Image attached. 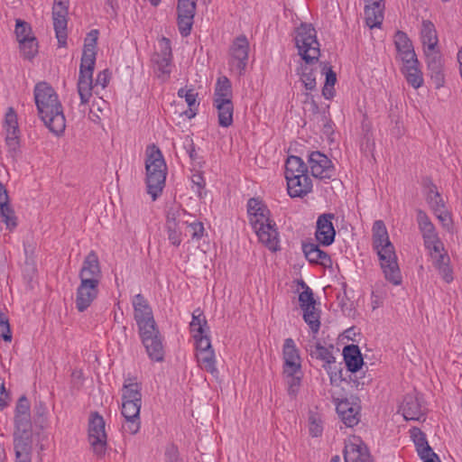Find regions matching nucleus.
<instances>
[{
  "mask_svg": "<svg viewBox=\"0 0 462 462\" xmlns=\"http://www.w3.org/2000/svg\"><path fill=\"white\" fill-rule=\"evenodd\" d=\"M34 99L39 116L49 130L56 135L66 128L63 107L53 88L47 82H40L34 88Z\"/></svg>",
  "mask_w": 462,
  "mask_h": 462,
  "instance_id": "f257e3e1",
  "label": "nucleus"
},
{
  "mask_svg": "<svg viewBox=\"0 0 462 462\" xmlns=\"http://www.w3.org/2000/svg\"><path fill=\"white\" fill-rule=\"evenodd\" d=\"M373 248L377 253L384 278L393 285L402 283V274L397 263L394 246L391 243L383 220L373 225Z\"/></svg>",
  "mask_w": 462,
  "mask_h": 462,
  "instance_id": "f03ea898",
  "label": "nucleus"
},
{
  "mask_svg": "<svg viewBox=\"0 0 462 462\" xmlns=\"http://www.w3.org/2000/svg\"><path fill=\"white\" fill-rule=\"evenodd\" d=\"M246 208L249 224L259 241L270 250L275 251L279 242L278 231L275 222L271 219L269 208L257 198L249 199Z\"/></svg>",
  "mask_w": 462,
  "mask_h": 462,
  "instance_id": "7ed1b4c3",
  "label": "nucleus"
},
{
  "mask_svg": "<svg viewBox=\"0 0 462 462\" xmlns=\"http://www.w3.org/2000/svg\"><path fill=\"white\" fill-rule=\"evenodd\" d=\"M142 387L137 383L125 380L122 388V411L125 418L123 430L131 435L140 430V410L142 406Z\"/></svg>",
  "mask_w": 462,
  "mask_h": 462,
  "instance_id": "20e7f679",
  "label": "nucleus"
},
{
  "mask_svg": "<svg viewBox=\"0 0 462 462\" xmlns=\"http://www.w3.org/2000/svg\"><path fill=\"white\" fill-rule=\"evenodd\" d=\"M145 169L147 192L155 200L165 185L167 166L162 152L154 144L147 148Z\"/></svg>",
  "mask_w": 462,
  "mask_h": 462,
  "instance_id": "39448f33",
  "label": "nucleus"
},
{
  "mask_svg": "<svg viewBox=\"0 0 462 462\" xmlns=\"http://www.w3.org/2000/svg\"><path fill=\"white\" fill-rule=\"evenodd\" d=\"M294 41L298 53L305 62H318L320 56L317 32L310 23H301L295 30Z\"/></svg>",
  "mask_w": 462,
  "mask_h": 462,
  "instance_id": "423d86ee",
  "label": "nucleus"
},
{
  "mask_svg": "<svg viewBox=\"0 0 462 462\" xmlns=\"http://www.w3.org/2000/svg\"><path fill=\"white\" fill-rule=\"evenodd\" d=\"M88 441L94 454L103 457L106 451V433L105 420L97 412L91 414L88 423Z\"/></svg>",
  "mask_w": 462,
  "mask_h": 462,
  "instance_id": "0eeeda50",
  "label": "nucleus"
},
{
  "mask_svg": "<svg viewBox=\"0 0 462 462\" xmlns=\"http://www.w3.org/2000/svg\"><path fill=\"white\" fill-rule=\"evenodd\" d=\"M416 220L425 248H432L433 253H439V250L443 249V243L427 213L422 209H417Z\"/></svg>",
  "mask_w": 462,
  "mask_h": 462,
  "instance_id": "6e6552de",
  "label": "nucleus"
},
{
  "mask_svg": "<svg viewBox=\"0 0 462 462\" xmlns=\"http://www.w3.org/2000/svg\"><path fill=\"white\" fill-rule=\"evenodd\" d=\"M308 168L311 175L322 180H331L336 172L331 160L319 151H314L308 155Z\"/></svg>",
  "mask_w": 462,
  "mask_h": 462,
  "instance_id": "1a4fd4ad",
  "label": "nucleus"
},
{
  "mask_svg": "<svg viewBox=\"0 0 462 462\" xmlns=\"http://www.w3.org/2000/svg\"><path fill=\"white\" fill-rule=\"evenodd\" d=\"M160 51L152 55V62L158 78L168 79L171 71L172 52L171 41L162 37L159 41Z\"/></svg>",
  "mask_w": 462,
  "mask_h": 462,
  "instance_id": "9d476101",
  "label": "nucleus"
},
{
  "mask_svg": "<svg viewBox=\"0 0 462 462\" xmlns=\"http://www.w3.org/2000/svg\"><path fill=\"white\" fill-rule=\"evenodd\" d=\"M69 0H54L52 7L53 26L60 47L67 45V24Z\"/></svg>",
  "mask_w": 462,
  "mask_h": 462,
  "instance_id": "9b49d317",
  "label": "nucleus"
},
{
  "mask_svg": "<svg viewBox=\"0 0 462 462\" xmlns=\"http://www.w3.org/2000/svg\"><path fill=\"white\" fill-rule=\"evenodd\" d=\"M335 217L333 213H324L318 217L315 238L323 246H328L335 241L336 229L333 224Z\"/></svg>",
  "mask_w": 462,
  "mask_h": 462,
  "instance_id": "f8f14e48",
  "label": "nucleus"
},
{
  "mask_svg": "<svg viewBox=\"0 0 462 462\" xmlns=\"http://www.w3.org/2000/svg\"><path fill=\"white\" fill-rule=\"evenodd\" d=\"M178 27L182 37L190 34L196 13V0H178Z\"/></svg>",
  "mask_w": 462,
  "mask_h": 462,
  "instance_id": "ddd939ff",
  "label": "nucleus"
},
{
  "mask_svg": "<svg viewBox=\"0 0 462 462\" xmlns=\"http://www.w3.org/2000/svg\"><path fill=\"white\" fill-rule=\"evenodd\" d=\"M249 53V42L245 35H239L234 39L229 54L231 56L230 63L236 66L239 74H243L245 70Z\"/></svg>",
  "mask_w": 462,
  "mask_h": 462,
  "instance_id": "4468645a",
  "label": "nucleus"
},
{
  "mask_svg": "<svg viewBox=\"0 0 462 462\" xmlns=\"http://www.w3.org/2000/svg\"><path fill=\"white\" fill-rule=\"evenodd\" d=\"M94 68L95 64L80 61L77 88L80 103L83 105L88 103L92 96Z\"/></svg>",
  "mask_w": 462,
  "mask_h": 462,
  "instance_id": "2eb2a0df",
  "label": "nucleus"
},
{
  "mask_svg": "<svg viewBox=\"0 0 462 462\" xmlns=\"http://www.w3.org/2000/svg\"><path fill=\"white\" fill-rule=\"evenodd\" d=\"M99 284L94 282L80 281L77 288L75 305L79 312L85 311L92 302L97 298L99 293Z\"/></svg>",
  "mask_w": 462,
  "mask_h": 462,
  "instance_id": "dca6fc26",
  "label": "nucleus"
},
{
  "mask_svg": "<svg viewBox=\"0 0 462 462\" xmlns=\"http://www.w3.org/2000/svg\"><path fill=\"white\" fill-rule=\"evenodd\" d=\"M80 281L100 283L103 278L98 256L95 251H90L85 257L79 273Z\"/></svg>",
  "mask_w": 462,
  "mask_h": 462,
  "instance_id": "f3484780",
  "label": "nucleus"
},
{
  "mask_svg": "<svg viewBox=\"0 0 462 462\" xmlns=\"http://www.w3.org/2000/svg\"><path fill=\"white\" fill-rule=\"evenodd\" d=\"M283 356V374H292L300 373L301 364L299 350L292 338L284 340L282 348Z\"/></svg>",
  "mask_w": 462,
  "mask_h": 462,
  "instance_id": "a211bd4d",
  "label": "nucleus"
},
{
  "mask_svg": "<svg viewBox=\"0 0 462 462\" xmlns=\"http://www.w3.org/2000/svg\"><path fill=\"white\" fill-rule=\"evenodd\" d=\"M336 404V410L346 427H354L360 421V406L356 402H351L347 399H333Z\"/></svg>",
  "mask_w": 462,
  "mask_h": 462,
  "instance_id": "6ab92c4d",
  "label": "nucleus"
},
{
  "mask_svg": "<svg viewBox=\"0 0 462 462\" xmlns=\"http://www.w3.org/2000/svg\"><path fill=\"white\" fill-rule=\"evenodd\" d=\"M344 459L345 462H372L367 447L356 437L346 443Z\"/></svg>",
  "mask_w": 462,
  "mask_h": 462,
  "instance_id": "aec40b11",
  "label": "nucleus"
},
{
  "mask_svg": "<svg viewBox=\"0 0 462 462\" xmlns=\"http://www.w3.org/2000/svg\"><path fill=\"white\" fill-rule=\"evenodd\" d=\"M411 438L412 439L419 457L423 462H440L439 457L432 450L428 443L426 435L419 428H412L411 430Z\"/></svg>",
  "mask_w": 462,
  "mask_h": 462,
  "instance_id": "412c9836",
  "label": "nucleus"
},
{
  "mask_svg": "<svg viewBox=\"0 0 462 462\" xmlns=\"http://www.w3.org/2000/svg\"><path fill=\"white\" fill-rule=\"evenodd\" d=\"M394 45L402 63L417 62V56L412 42L402 31H397L394 34Z\"/></svg>",
  "mask_w": 462,
  "mask_h": 462,
  "instance_id": "4be33fe9",
  "label": "nucleus"
},
{
  "mask_svg": "<svg viewBox=\"0 0 462 462\" xmlns=\"http://www.w3.org/2000/svg\"><path fill=\"white\" fill-rule=\"evenodd\" d=\"M287 189L291 198H302L312 190V180L308 174L287 177Z\"/></svg>",
  "mask_w": 462,
  "mask_h": 462,
  "instance_id": "5701e85b",
  "label": "nucleus"
},
{
  "mask_svg": "<svg viewBox=\"0 0 462 462\" xmlns=\"http://www.w3.org/2000/svg\"><path fill=\"white\" fill-rule=\"evenodd\" d=\"M425 56L428 69L430 72V78L434 82L436 88L443 87L445 83V76L439 51H426Z\"/></svg>",
  "mask_w": 462,
  "mask_h": 462,
  "instance_id": "b1692460",
  "label": "nucleus"
},
{
  "mask_svg": "<svg viewBox=\"0 0 462 462\" xmlns=\"http://www.w3.org/2000/svg\"><path fill=\"white\" fill-rule=\"evenodd\" d=\"M384 0H374L365 3V20L366 25L373 28H380L383 21Z\"/></svg>",
  "mask_w": 462,
  "mask_h": 462,
  "instance_id": "393cba45",
  "label": "nucleus"
},
{
  "mask_svg": "<svg viewBox=\"0 0 462 462\" xmlns=\"http://www.w3.org/2000/svg\"><path fill=\"white\" fill-rule=\"evenodd\" d=\"M430 257L433 259V265L439 271L442 279L449 283L453 281V271L449 265L450 258L445 248L439 250V253H433V249H427Z\"/></svg>",
  "mask_w": 462,
  "mask_h": 462,
  "instance_id": "a878e982",
  "label": "nucleus"
},
{
  "mask_svg": "<svg viewBox=\"0 0 462 462\" xmlns=\"http://www.w3.org/2000/svg\"><path fill=\"white\" fill-rule=\"evenodd\" d=\"M319 244L308 243L302 245L303 253L310 263L319 264L326 268L332 266L330 255L319 248Z\"/></svg>",
  "mask_w": 462,
  "mask_h": 462,
  "instance_id": "bb28decb",
  "label": "nucleus"
},
{
  "mask_svg": "<svg viewBox=\"0 0 462 462\" xmlns=\"http://www.w3.org/2000/svg\"><path fill=\"white\" fill-rule=\"evenodd\" d=\"M333 349V345L324 346L319 341H317L310 346L309 351L311 358L322 362L321 366L326 370L330 369V366L336 364Z\"/></svg>",
  "mask_w": 462,
  "mask_h": 462,
  "instance_id": "cd10ccee",
  "label": "nucleus"
},
{
  "mask_svg": "<svg viewBox=\"0 0 462 462\" xmlns=\"http://www.w3.org/2000/svg\"><path fill=\"white\" fill-rule=\"evenodd\" d=\"M400 410L406 420H419L424 415L420 402L414 394L404 396Z\"/></svg>",
  "mask_w": 462,
  "mask_h": 462,
  "instance_id": "c85d7f7f",
  "label": "nucleus"
},
{
  "mask_svg": "<svg viewBox=\"0 0 462 462\" xmlns=\"http://www.w3.org/2000/svg\"><path fill=\"white\" fill-rule=\"evenodd\" d=\"M343 357L347 370L356 373L364 365L363 356L357 345H347L343 348Z\"/></svg>",
  "mask_w": 462,
  "mask_h": 462,
  "instance_id": "c756f323",
  "label": "nucleus"
},
{
  "mask_svg": "<svg viewBox=\"0 0 462 462\" xmlns=\"http://www.w3.org/2000/svg\"><path fill=\"white\" fill-rule=\"evenodd\" d=\"M421 41L424 46V52L437 51L439 42L437 31L433 23L430 20H423L420 30Z\"/></svg>",
  "mask_w": 462,
  "mask_h": 462,
  "instance_id": "7c9ffc66",
  "label": "nucleus"
},
{
  "mask_svg": "<svg viewBox=\"0 0 462 462\" xmlns=\"http://www.w3.org/2000/svg\"><path fill=\"white\" fill-rule=\"evenodd\" d=\"M317 62H305L301 63L298 68L297 72L300 75V81L307 90L312 91L316 89L317 82L316 77L319 73L318 69L313 65Z\"/></svg>",
  "mask_w": 462,
  "mask_h": 462,
  "instance_id": "2f4dec72",
  "label": "nucleus"
},
{
  "mask_svg": "<svg viewBox=\"0 0 462 462\" xmlns=\"http://www.w3.org/2000/svg\"><path fill=\"white\" fill-rule=\"evenodd\" d=\"M142 342L146 349L149 357L152 360L161 362L163 360L164 350L160 334L157 336L145 337Z\"/></svg>",
  "mask_w": 462,
  "mask_h": 462,
  "instance_id": "473e14b6",
  "label": "nucleus"
},
{
  "mask_svg": "<svg viewBox=\"0 0 462 462\" xmlns=\"http://www.w3.org/2000/svg\"><path fill=\"white\" fill-rule=\"evenodd\" d=\"M99 32L97 29L91 30L85 38L83 53L81 57L82 62H89L90 64H96L97 55V43L98 39Z\"/></svg>",
  "mask_w": 462,
  "mask_h": 462,
  "instance_id": "72a5a7b5",
  "label": "nucleus"
},
{
  "mask_svg": "<svg viewBox=\"0 0 462 462\" xmlns=\"http://www.w3.org/2000/svg\"><path fill=\"white\" fill-rule=\"evenodd\" d=\"M213 106L217 110L218 125L229 127L233 124L234 105L232 100L214 101Z\"/></svg>",
  "mask_w": 462,
  "mask_h": 462,
  "instance_id": "f704fd0d",
  "label": "nucleus"
},
{
  "mask_svg": "<svg viewBox=\"0 0 462 462\" xmlns=\"http://www.w3.org/2000/svg\"><path fill=\"white\" fill-rule=\"evenodd\" d=\"M132 303L134 310V316L136 322L138 320L140 321L142 319L153 318L152 310L143 294H136L133 298Z\"/></svg>",
  "mask_w": 462,
  "mask_h": 462,
  "instance_id": "c9c22d12",
  "label": "nucleus"
},
{
  "mask_svg": "<svg viewBox=\"0 0 462 462\" xmlns=\"http://www.w3.org/2000/svg\"><path fill=\"white\" fill-rule=\"evenodd\" d=\"M424 187L427 189L426 200L433 212L446 207L440 193L438 191L437 186L431 180H425Z\"/></svg>",
  "mask_w": 462,
  "mask_h": 462,
  "instance_id": "e433bc0d",
  "label": "nucleus"
},
{
  "mask_svg": "<svg viewBox=\"0 0 462 462\" xmlns=\"http://www.w3.org/2000/svg\"><path fill=\"white\" fill-rule=\"evenodd\" d=\"M402 72L407 82L414 88H419L423 84L422 72L419 68V60L414 63H403Z\"/></svg>",
  "mask_w": 462,
  "mask_h": 462,
  "instance_id": "4c0bfd02",
  "label": "nucleus"
},
{
  "mask_svg": "<svg viewBox=\"0 0 462 462\" xmlns=\"http://www.w3.org/2000/svg\"><path fill=\"white\" fill-rule=\"evenodd\" d=\"M220 100H232V85L225 76L217 79L214 90L213 102Z\"/></svg>",
  "mask_w": 462,
  "mask_h": 462,
  "instance_id": "58836bf2",
  "label": "nucleus"
},
{
  "mask_svg": "<svg viewBox=\"0 0 462 462\" xmlns=\"http://www.w3.org/2000/svg\"><path fill=\"white\" fill-rule=\"evenodd\" d=\"M14 451H32V431L14 432Z\"/></svg>",
  "mask_w": 462,
  "mask_h": 462,
  "instance_id": "ea45409f",
  "label": "nucleus"
},
{
  "mask_svg": "<svg viewBox=\"0 0 462 462\" xmlns=\"http://www.w3.org/2000/svg\"><path fill=\"white\" fill-rule=\"evenodd\" d=\"M197 361L199 365L205 371L214 374L217 372L216 367V356L213 350L197 352Z\"/></svg>",
  "mask_w": 462,
  "mask_h": 462,
  "instance_id": "a19ab883",
  "label": "nucleus"
},
{
  "mask_svg": "<svg viewBox=\"0 0 462 462\" xmlns=\"http://www.w3.org/2000/svg\"><path fill=\"white\" fill-rule=\"evenodd\" d=\"M5 143L7 146V158L13 163L17 162L22 156L19 135H6Z\"/></svg>",
  "mask_w": 462,
  "mask_h": 462,
  "instance_id": "79ce46f5",
  "label": "nucleus"
},
{
  "mask_svg": "<svg viewBox=\"0 0 462 462\" xmlns=\"http://www.w3.org/2000/svg\"><path fill=\"white\" fill-rule=\"evenodd\" d=\"M189 328L193 337L208 333L209 330L207 319L201 313L198 315L195 313L192 314V320L189 324Z\"/></svg>",
  "mask_w": 462,
  "mask_h": 462,
  "instance_id": "37998d69",
  "label": "nucleus"
},
{
  "mask_svg": "<svg viewBox=\"0 0 462 462\" xmlns=\"http://www.w3.org/2000/svg\"><path fill=\"white\" fill-rule=\"evenodd\" d=\"M136 324L138 326L139 334L142 339H144L145 337H150L152 336H157V334H160L153 318L149 319H142L140 321L138 320Z\"/></svg>",
  "mask_w": 462,
  "mask_h": 462,
  "instance_id": "c03bdc74",
  "label": "nucleus"
},
{
  "mask_svg": "<svg viewBox=\"0 0 462 462\" xmlns=\"http://www.w3.org/2000/svg\"><path fill=\"white\" fill-rule=\"evenodd\" d=\"M303 319L309 325L314 334H317L320 328L319 312L314 308H304Z\"/></svg>",
  "mask_w": 462,
  "mask_h": 462,
  "instance_id": "a18cd8bd",
  "label": "nucleus"
},
{
  "mask_svg": "<svg viewBox=\"0 0 462 462\" xmlns=\"http://www.w3.org/2000/svg\"><path fill=\"white\" fill-rule=\"evenodd\" d=\"M20 50L24 59L32 60L38 52V42L34 36L22 41Z\"/></svg>",
  "mask_w": 462,
  "mask_h": 462,
  "instance_id": "49530a36",
  "label": "nucleus"
},
{
  "mask_svg": "<svg viewBox=\"0 0 462 462\" xmlns=\"http://www.w3.org/2000/svg\"><path fill=\"white\" fill-rule=\"evenodd\" d=\"M6 135H19L17 116L13 107H9L5 119Z\"/></svg>",
  "mask_w": 462,
  "mask_h": 462,
  "instance_id": "de8ad7c7",
  "label": "nucleus"
},
{
  "mask_svg": "<svg viewBox=\"0 0 462 462\" xmlns=\"http://www.w3.org/2000/svg\"><path fill=\"white\" fill-rule=\"evenodd\" d=\"M337 81V75L332 70L331 68H328L326 71V80L325 85L322 89V95L326 99H331L335 95L334 86Z\"/></svg>",
  "mask_w": 462,
  "mask_h": 462,
  "instance_id": "09e8293b",
  "label": "nucleus"
},
{
  "mask_svg": "<svg viewBox=\"0 0 462 462\" xmlns=\"http://www.w3.org/2000/svg\"><path fill=\"white\" fill-rule=\"evenodd\" d=\"M32 431V426L31 421V414H15L14 416V432H24Z\"/></svg>",
  "mask_w": 462,
  "mask_h": 462,
  "instance_id": "8fccbe9b",
  "label": "nucleus"
},
{
  "mask_svg": "<svg viewBox=\"0 0 462 462\" xmlns=\"http://www.w3.org/2000/svg\"><path fill=\"white\" fill-rule=\"evenodd\" d=\"M300 373H293L292 374H284L286 377L287 392L291 398H295L301 382Z\"/></svg>",
  "mask_w": 462,
  "mask_h": 462,
  "instance_id": "3c124183",
  "label": "nucleus"
},
{
  "mask_svg": "<svg viewBox=\"0 0 462 462\" xmlns=\"http://www.w3.org/2000/svg\"><path fill=\"white\" fill-rule=\"evenodd\" d=\"M0 216L2 217V221L6 226V229L12 232L16 228L18 225L17 217L12 207L0 210Z\"/></svg>",
  "mask_w": 462,
  "mask_h": 462,
  "instance_id": "603ef678",
  "label": "nucleus"
},
{
  "mask_svg": "<svg viewBox=\"0 0 462 462\" xmlns=\"http://www.w3.org/2000/svg\"><path fill=\"white\" fill-rule=\"evenodd\" d=\"M187 225L188 231L191 236L192 240H200L205 234L204 225L200 221H192L189 220L183 221Z\"/></svg>",
  "mask_w": 462,
  "mask_h": 462,
  "instance_id": "864d4df0",
  "label": "nucleus"
},
{
  "mask_svg": "<svg viewBox=\"0 0 462 462\" xmlns=\"http://www.w3.org/2000/svg\"><path fill=\"white\" fill-rule=\"evenodd\" d=\"M14 32L19 42L32 37L29 23L20 19L16 20Z\"/></svg>",
  "mask_w": 462,
  "mask_h": 462,
  "instance_id": "5fc2aeb1",
  "label": "nucleus"
},
{
  "mask_svg": "<svg viewBox=\"0 0 462 462\" xmlns=\"http://www.w3.org/2000/svg\"><path fill=\"white\" fill-rule=\"evenodd\" d=\"M300 306L302 309L304 308H312L314 309L316 300L313 296V291L310 287L305 288V291H302L299 295Z\"/></svg>",
  "mask_w": 462,
  "mask_h": 462,
  "instance_id": "6e6d98bb",
  "label": "nucleus"
},
{
  "mask_svg": "<svg viewBox=\"0 0 462 462\" xmlns=\"http://www.w3.org/2000/svg\"><path fill=\"white\" fill-rule=\"evenodd\" d=\"M196 341L197 352L213 350L210 338L208 333L193 337Z\"/></svg>",
  "mask_w": 462,
  "mask_h": 462,
  "instance_id": "4d7b16f0",
  "label": "nucleus"
},
{
  "mask_svg": "<svg viewBox=\"0 0 462 462\" xmlns=\"http://www.w3.org/2000/svg\"><path fill=\"white\" fill-rule=\"evenodd\" d=\"M305 162L303 160L295 155H291L287 158L286 163H285V172H291L293 170H300L303 169L305 166Z\"/></svg>",
  "mask_w": 462,
  "mask_h": 462,
  "instance_id": "13d9d810",
  "label": "nucleus"
},
{
  "mask_svg": "<svg viewBox=\"0 0 462 462\" xmlns=\"http://www.w3.org/2000/svg\"><path fill=\"white\" fill-rule=\"evenodd\" d=\"M309 432L310 436L313 438H317L322 435L323 427L321 424V420L318 419L316 416L311 415L309 419Z\"/></svg>",
  "mask_w": 462,
  "mask_h": 462,
  "instance_id": "bf43d9fd",
  "label": "nucleus"
},
{
  "mask_svg": "<svg viewBox=\"0 0 462 462\" xmlns=\"http://www.w3.org/2000/svg\"><path fill=\"white\" fill-rule=\"evenodd\" d=\"M326 371L329 376V381L332 385L338 386L340 383L344 381L342 369L337 368L336 364L331 365L330 369H326Z\"/></svg>",
  "mask_w": 462,
  "mask_h": 462,
  "instance_id": "052dcab7",
  "label": "nucleus"
},
{
  "mask_svg": "<svg viewBox=\"0 0 462 462\" xmlns=\"http://www.w3.org/2000/svg\"><path fill=\"white\" fill-rule=\"evenodd\" d=\"M188 215L185 209L178 208H171L166 214V221L180 222L182 217Z\"/></svg>",
  "mask_w": 462,
  "mask_h": 462,
  "instance_id": "680f3d73",
  "label": "nucleus"
},
{
  "mask_svg": "<svg viewBox=\"0 0 462 462\" xmlns=\"http://www.w3.org/2000/svg\"><path fill=\"white\" fill-rule=\"evenodd\" d=\"M444 227L449 228L452 223L451 216L446 207L433 212Z\"/></svg>",
  "mask_w": 462,
  "mask_h": 462,
  "instance_id": "e2e57ef3",
  "label": "nucleus"
},
{
  "mask_svg": "<svg viewBox=\"0 0 462 462\" xmlns=\"http://www.w3.org/2000/svg\"><path fill=\"white\" fill-rule=\"evenodd\" d=\"M165 460L166 462H182L176 446L171 445L166 448Z\"/></svg>",
  "mask_w": 462,
  "mask_h": 462,
  "instance_id": "0e129e2a",
  "label": "nucleus"
},
{
  "mask_svg": "<svg viewBox=\"0 0 462 462\" xmlns=\"http://www.w3.org/2000/svg\"><path fill=\"white\" fill-rule=\"evenodd\" d=\"M30 413V402L24 396H21L17 402L15 408V414H28Z\"/></svg>",
  "mask_w": 462,
  "mask_h": 462,
  "instance_id": "69168bd1",
  "label": "nucleus"
},
{
  "mask_svg": "<svg viewBox=\"0 0 462 462\" xmlns=\"http://www.w3.org/2000/svg\"><path fill=\"white\" fill-rule=\"evenodd\" d=\"M166 231L170 243L174 246H179L181 244V232L180 228H172Z\"/></svg>",
  "mask_w": 462,
  "mask_h": 462,
  "instance_id": "338daca9",
  "label": "nucleus"
},
{
  "mask_svg": "<svg viewBox=\"0 0 462 462\" xmlns=\"http://www.w3.org/2000/svg\"><path fill=\"white\" fill-rule=\"evenodd\" d=\"M0 337H2L5 341L10 342L12 340L10 326L8 320L5 318L0 319Z\"/></svg>",
  "mask_w": 462,
  "mask_h": 462,
  "instance_id": "774afa93",
  "label": "nucleus"
}]
</instances>
